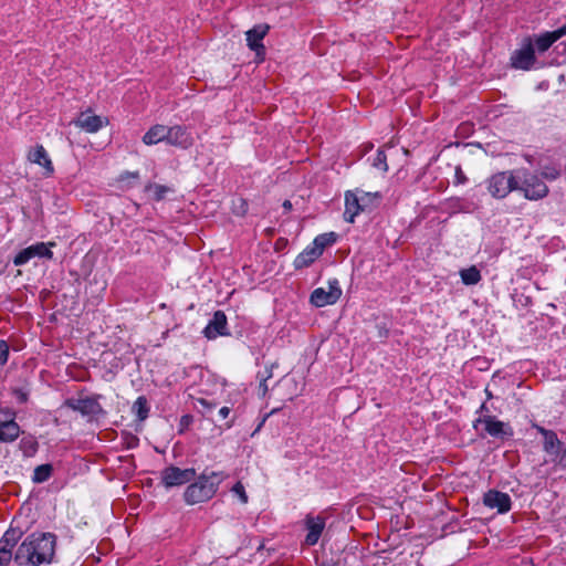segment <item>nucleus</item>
Here are the masks:
<instances>
[{"mask_svg": "<svg viewBox=\"0 0 566 566\" xmlns=\"http://www.w3.org/2000/svg\"><path fill=\"white\" fill-rule=\"evenodd\" d=\"M28 158L31 163L38 164L39 166L43 167L46 176L53 174V164L42 145H38L34 149L30 150Z\"/></svg>", "mask_w": 566, "mask_h": 566, "instance_id": "obj_20", "label": "nucleus"}, {"mask_svg": "<svg viewBox=\"0 0 566 566\" xmlns=\"http://www.w3.org/2000/svg\"><path fill=\"white\" fill-rule=\"evenodd\" d=\"M231 409L229 407H221L218 411L219 420H224L229 417Z\"/></svg>", "mask_w": 566, "mask_h": 566, "instance_id": "obj_37", "label": "nucleus"}, {"mask_svg": "<svg viewBox=\"0 0 566 566\" xmlns=\"http://www.w3.org/2000/svg\"><path fill=\"white\" fill-rule=\"evenodd\" d=\"M479 424H483L485 432L494 438L506 439L513 436V429L509 423L500 421L491 415L480 416L474 421V428H478Z\"/></svg>", "mask_w": 566, "mask_h": 566, "instance_id": "obj_9", "label": "nucleus"}, {"mask_svg": "<svg viewBox=\"0 0 566 566\" xmlns=\"http://www.w3.org/2000/svg\"><path fill=\"white\" fill-rule=\"evenodd\" d=\"M56 538L52 533H33L27 536L14 554L20 566H39L50 563L55 552Z\"/></svg>", "mask_w": 566, "mask_h": 566, "instance_id": "obj_1", "label": "nucleus"}, {"mask_svg": "<svg viewBox=\"0 0 566 566\" xmlns=\"http://www.w3.org/2000/svg\"><path fill=\"white\" fill-rule=\"evenodd\" d=\"M318 566H335L334 563H329V562H323L321 565Z\"/></svg>", "mask_w": 566, "mask_h": 566, "instance_id": "obj_44", "label": "nucleus"}, {"mask_svg": "<svg viewBox=\"0 0 566 566\" xmlns=\"http://www.w3.org/2000/svg\"><path fill=\"white\" fill-rule=\"evenodd\" d=\"M322 253L313 244L305 248L294 260L296 269H302L311 265Z\"/></svg>", "mask_w": 566, "mask_h": 566, "instance_id": "obj_22", "label": "nucleus"}, {"mask_svg": "<svg viewBox=\"0 0 566 566\" xmlns=\"http://www.w3.org/2000/svg\"><path fill=\"white\" fill-rule=\"evenodd\" d=\"M232 492L239 496L240 501L245 504L248 503V495L245 493L244 486L241 482H237L233 488Z\"/></svg>", "mask_w": 566, "mask_h": 566, "instance_id": "obj_35", "label": "nucleus"}, {"mask_svg": "<svg viewBox=\"0 0 566 566\" xmlns=\"http://www.w3.org/2000/svg\"><path fill=\"white\" fill-rule=\"evenodd\" d=\"M371 166L376 169L386 172L388 170L387 156L382 149H378L373 158Z\"/></svg>", "mask_w": 566, "mask_h": 566, "instance_id": "obj_30", "label": "nucleus"}, {"mask_svg": "<svg viewBox=\"0 0 566 566\" xmlns=\"http://www.w3.org/2000/svg\"><path fill=\"white\" fill-rule=\"evenodd\" d=\"M283 208L286 210V211H290L292 209V203L290 200H285L283 202Z\"/></svg>", "mask_w": 566, "mask_h": 566, "instance_id": "obj_42", "label": "nucleus"}, {"mask_svg": "<svg viewBox=\"0 0 566 566\" xmlns=\"http://www.w3.org/2000/svg\"><path fill=\"white\" fill-rule=\"evenodd\" d=\"M336 238H335V233L334 232H329V233H323V234H319L317 235L314 241H313V245L318 249V251L323 254V251L326 247L333 244L335 242Z\"/></svg>", "mask_w": 566, "mask_h": 566, "instance_id": "obj_28", "label": "nucleus"}, {"mask_svg": "<svg viewBox=\"0 0 566 566\" xmlns=\"http://www.w3.org/2000/svg\"><path fill=\"white\" fill-rule=\"evenodd\" d=\"M342 296V289L338 280L333 279L328 281V290L324 287L315 289L310 297L311 303L316 307L335 304Z\"/></svg>", "mask_w": 566, "mask_h": 566, "instance_id": "obj_7", "label": "nucleus"}, {"mask_svg": "<svg viewBox=\"0 0 566 566\" xmlns=\"http://www.w3.org/2000/svg\"><path fill=\"white\" fill-rule=\"evenodd\" d=\"M486 184L488 190L493 198L503 199L518 188L516 169L496 172L488 179Z\"/></svg>", "mask_w": 566, "mask_h": 566, "instance_id": "obj_4", "label": "nucleus"}, {"mask_svg": "<svg viewBox=\"0 0 566 566\" xmlns=\"http://www.w3.org/2000/svg\"><path fill=\"white\" fill-rule=\"evenodd\" d=\"M12 394L19 403H25L29 399V390L25 388H13Z\"/></svg>", "mask_w": 566, "mask_h": 566, "instance_id": "obj_33", "label": "nucleus"}, {"mask_svg": "<svg viewBox=\"0 0 566 566\" xmlns=\"http://www.w3.org/2000/svg\"><path fill=\"white\" fill-rule=\"evenodd\" d=\"M195 476V469H180L175 465L165 468L160 473L161 483L166 489L184 485L192 481Z\"/></svg>", "mask_w": 566, "mask_h": 566, "instance_id": "obj_6", "label": "nucleus"}, {"mask_svg": "<svg viewBox=\"0 0 566 566\" xmlns=\"http://www.w3.org/2000/svg\"><path fill=\"white\" fill-rule=\"evenodd\" d=\"M134 178V179H137L139 177L138 172H129V171H126L125 174H123L120 176V179L124 180L125 178Z\"/></svg>", "mask_w": 566, "mask_h": 566, "instance_id": "obj_39", "label": "nucleus"}, {"mask_svg": "<svg viewBox=\"0 0 566 566\" xmlns=\"http://www.w3.org/2000/svg\"><path fill=\"white\" fill-rule=\"evenodd\" d=\"M479 413H481V416H484V415H490V410L489 408L486 407L485 402H483L480 407V409L478 410Z\"/></svg>", "mask_w": 566, "mask_h": 566, "instance_id": "obj_40", "label": "nucleus"}, {"mask_svg": "<svg viewBox=\"0 0 566 566\" xmlns=\"http://www.w3.org/2000/svg\"><path fill=\"white\" fill-rule=\"evenodd\" d=\"M224 480L223 472L205 471L196 482L187 486L184 499L187 504L193 505L209 501L217 493L220 483Z\"/></svg>", "mask_w": 566, "mask_h": 566, "instance_id": "obj_2", "label": "nucleus"}, {"mask_svg": "<svg viewBox=\"0 0 566 566\" xmlns=\"http://www.w3.org/2000/svg\"><path fill=\"white\" fill-rule=\"evenodd\" d=\"M146 192H151V197L156 201L163 200L168 192L171 191V189L164 185L158 184H148L145 186Z\"/></svg>", "mask_w": 566, "mask_h": 566, "instance_id": "obj_26", "label": "nucleus"}, {"mask_svg": "<svg viewBox=\"0 0 566 566\" xmlns=\"http://www.w3.org/2000/svg\"><path fill=\"white\" fill-rule=\"evenodd\" d=\"M53 245H54V243H50L48 245L44 242H39V243H35V244L30 245V247L32 249V252H33L34 256L52 259L53 253L50 250V247H53Z\"/></svg>", "mask_w": 566, "mask_h": 566, "instance_id": "obj_29", "label": "nucleus"}, {"mask_svg": "<svg viewBox=\"0 0 566 566\" xmlns=\"http://www.w3.org/2000/svg\"><path fill=\"white\" fill-rule=\"evenodd\" d=\"M270 27L268 24H256L245 32L247 44L250 50L255 52L259 62L264 60L265 48L262 40L268 34Z\"/></svg>", "mask_w": 566, "mask_h": 566, "instance_id": "obj_11", "label": "nucleus"}, {"mask_svg": "<svg viewBox=\"0 0 566 566\" xmlns=\"http://www.w3.org/2000/svg\"><path fill=\"white\" fill-rule=\"evenodd\" d=\"M143 142L148 146L167 142V126L159 124L151 126L144 135Z\"/></svg>", "mask_w": 566, "mask_h": 566, "instance_id": "obj_21", "label": "nucleus"}, {"mask_svg": "<svg viewBox=\"0 0 566 566\" xmlns=\"http://www.w3.org/2000/svg\"><path fill=\"white\" fill-rule=\"evenodd\" d=\"M485 394L488 399H491L493 397L492 392L489 389H485Z\"/></svg>", "mask_w": 566, "mask_h": 566, "instance_id": "obj_45", "label": "nucleus"}, {"mask_svg": "<svg viewBox=\"0 0 566 566\" xmlns=\"http://www.w3.org/2000/svg\"><path fill=\"white\" fill-rule=\"evenodd\" d=\"M23 531L19 527H9L0 538V566H8L14 555L12 554L13 547L22 537Z\"/></svg>", "mask_w": 566, "mask_h": 566, "instance_id": "obj_8", "label": "nucleus"}, {"mask_svg": "<svg viewBox=\"0 0 566 566\" xmlns=\"http://www.w3.org/2000/svg\"><path fill=\"white\" fill-rule=\"evenodd\" d=\"M559 462H560L562 467L566 468V449L564 450Z\"/></svg>", "mask_w": 566, "mask_h": 566, "instance_id": "obj_41", "label": "nucleus"}, {"mask_svg": "<svg viewBox=\"0 0 566 566\" xmlns=\"http://www.w3.org/2000/svg\"><path fill=\"white\" fill-rule=\"evenodd\" d=\"M167 144L180 148H188L192 145V137L186 127L176 125L167 126Z\"/></svg>", "mask_w": 566, "mask_h": 566, "instance_id": "obj_18", "label": "nucleus"}, {"mask_svg": "<svg viewBox=\"0 0 566 566\" xmlns=\"http://www.w3.org/2000/svg\"><path fill=\"white\" fill-rule=\"evenodd\" d=\"M260 387L263 389V392H265L268 390V386H266V379H263L260 384Z\"/></svg>", "mask_w": 566, "mask_h": 566, "instance_id": "obj_43", "label": "nucleus"}, {"mask_svg": "<svg viewBox=\"0 0 566 566\" xmlns=\"http://www.w3.org/2000/svg\"><path fill=\"white\" fill-rule=\"evenodd\" d=\"M202 333L208 339L229 335L226 314L222 311L214 312L212 318L209 321Z\"/></svg>", "mask_w": 566, "mask_h": 566, "instance_id": "obj_15", "label": "nucleus"}, {"mask_svg": "<svg viewBox=\"0 0 566 566\" xmlns=\"http://www.w3.org/2000/svg\"><path fill=\"white\" fill-rule=\"evenodd\" d=\"M563 35H566V25L552 31V32H545L538 36H536L534 42V51L537 50L538 52H545L547 51L551 45L556 42L558 39H560Z\"/></svg>", "mask_w": 566, "mask_h": 566, "instance_id": "obj_19", "label": "nucleus"}, {"mask_svg": "<svg viewBox=\"0 0 566 566\" xmlns=\"http://www.w3.org/2000/svg\"><path fill=\"white\" fill-rule=\"evenodd\" d=\"M197 403H198V406H200L202 408V409H199V410L206 417H208L211 413V411L217 406L213 401H209V400L203 399V398L198 399Z\"/></svg>", "mask_w": 566, "mask_h": 566, "instance_id": "obj_32", "label": "nucleus"}, {"mask_svg": "<svg viewBox=\"0 0 566 566\" xmlns=\"http://www.w3.org/2000/svg\"><path fill=\"white\" fill-rule=\"evenodd\" d=\"M35 258L31 247H28L23 250H21L13 259V263L17 266L24 265L28 263L31 259Z\"/></svg>", "mask_w": 566, "mask_h": 566, "instance_id": "obj_31", "label": "nucleus"}, {"mask_svg": "<svg viewBox=\"0 0 566 566\" xmlns=\"http://www.w3.org/2000/svg\"><path fill=\"white\" fill-rule=\"evenodd\" d=\"M455 178L458 184H464L467 181V177L464 176L460 167L457 168Z\"/></svg>", "mask_w": 566, "mask_h": 566, "instance_id": "obj_38", "label": "nucleus"}, {"mask_svg": "<svg viewBox=\"0 0 566 566\" xmlns=\"http://www.w3.org/2000/svg\"><path fill=\"white\" fill-rule=\"evenodd\" d=\"M73 123L86 133L93 134L107 125L108 120L107 118L93 114L91 111H85L82 112Z\"/></svg>", "mask_w": 566, "mask_h": 566, "instance_id": "obj_16", "label": "nucleus"}, {"mask_svg": "<svg viewBox=\"0 0 566 566\" xmlns=\"http://www.w3.org/2000/svg\"><path fill=\"white\" fill-rule=\"evenodd\" d=\"M20 434V427L9 411H0V441L12 442Z\"/></svg>", "mask_w": 566, "mask_h": 566, "instance_id": "obj_13", "label": "nucleus"}, {"mask_svg": "<svg viewBox=\"0 0 566 566\" xmlns=\"http://www.w3.org/2000/svg\"><path fill=\"white\" fill-rule=\"evenodd\" d=\"M99 397L69 398L64 401L63 406L81 413L83 417L88 418V420L98 419L105 415L103 407L98 402Z\"/></svg>", "mask_w": 566, "mask_h": 566, "instance_id": "obj_5", "label": "nucleus"}, {"mask_svg": "<svg viewBox=\"0 0 566 566\" xmlns=\"http://www.w3.org/2000/svg\"><path fill=\"white\" fill-rule=\"evenodd\" d=\"M559 170L555 167H544L542 170V177L547 180H555L559 177Z\"/></svg>", "mask_w": 566, "mask_h": 566, "instance_id": "obj_34", "label": "nucleus"}, {"mask_svg": "<svg viewBox=\"0 0 566 566\" xmlns=\"http://www.w3.org/2000/svg\"><path fill=\"white\" fill-rule=\"evenodd\" d=\"M512 66L518 70H530L534 66L536 59L534 46L531 41L524 44L520 50H516L512 57Z\"/></svg>", "mask_w": 566, "mask_h": 566, "instance_id": "obj_12", "label": "nucleus"}, {"mask_svg": "<svg viewBox=\"0 0 566 566\" xmlns=\"http://www.w3.org/2000/svg\"><path fill=\"white\" fill-rule=\"evenodd\" d=\"M133 412L139 421H144L148 417L149 407L146 397L139 396L133 405Z\"/></svg>", "mask_w": 566, "mask_h": 566, "instance_id": "obj_24", "label": "nucleus"}, {"mask_svg": "<svg viewBox=\"0 0 566 566\" xmlns=\"http://www.w3.org/2000/svg\"><path fill=\"white\" fill-rule=\"evenodd\" d=\"M9 358V345L6 340H0V367H3Z\"/></svg>", "mask_w": 566, "mask_h": 566, "instance_id": "obj_36", "label": "nucleus"}, {"mask_svg": "<svg viewBox=\"0 0 566 566\" xmlns=\"http://www.w3.org/2000/svg\"><path fill=\"white\" fill-rule=\"evenodd\" d=\"M483 504L489 509H496L499 513L503 514L511 510V497L509 494L490 490L483 496Z\"/></svg>", "mask_w": 566, "mask_h": 566, "instance_id": "obj_17", "label": "nucleus"}, {"mask_svg": "<svg viewBox=\"0 0 566 566\" xmlns=\"http://www.w3.org/2000/svg\"><path fill=\"white\" fill-rule=\"evenodd\" d=\"M305 528L307 530V534L305 536V545L314 546L317 544L324 528L326 525V521L324 517L317 515H306L304 520Z\"/></svg>", "mask_w": 566, "mask_h": 566, "instance_id": "obj_14", "label": "nucleus"}, {"mask_svg": "<svg viewBox=\"0 0 566 566\" xmlns=\"http://www.w3.org/2000/svg\"><path fill=\"white\" fill-rule=\"evenodd\" d=\"M536 429L544 437V450L547 453H556V452H558V449H559L562 442L557 438V434L554 431L547 430V429H545L543 427H539V426H536Z\"/></svg>", "mask_w": 566, "mask_h": 566, "instance_id": "obj_23", "label": "nucleus"}, {"mask_svg": "<svg viewBox=\"0 0 566 566\" xmlns=\"http://www.w3.org/2000/svg\"><path fill=\"white\" fill-rule=\"evenodd\" d=\"M373 195L369 192L358 197L357 192L347 191L345 193V211L344 219L347 222H354L355 217L363 211L364 205L371 199ZM374 197H378V193H374Z\"/></svg>", "mask_w": 566, "mask_h": 566, "instance_id": "obj_10", "label": "nucleus"}, {"mask_svg": "<svg viewBox=\"0 0 566 566\" xmlns=\"http://www.w3.org/2000/svg\"><path fill=\"white\" fill-rule=\"evenodd\" d=\"M52 470H53V468L51 464L38 465L33 471V476H32L33 482L34 483L45 482L51 476Z\"/></svg>", "mask_w": 566, "mask_h": 566, "instance_id": "obj_27", "label": "nucleus"}, {"mask_svg": "<svg viewBox=\"0 0 566 566\" xmlns=\"http://www.w3.org/2000/svg\"><path fill=\"white\" fill-rule=\"evenodd\" d=\"M460 276L465 285H474L480 282L481 273L475 266H470L460 271Z\"/></svg>", "mask_w": 566, "mask_h": 566, "instance_id": "obj_25", "label": "nucleus"}, {"mask_svg": "<svg viewBox=\"0 0 566 566\" xmlns=\"http://www.w3.org/2000/svg\"><path fill=\"white\" fill-rule=\"evenodd\" d=\"M516 179L518 181L517 190L523 192L524 198L527 200H541L549 192L547 185L542 178L525 168L516 169Z\"/></svg>", "mask_w": 566, "mask_h": 566, "instance_id": "obj_3", "label": "nucleus"}]
</instances>
